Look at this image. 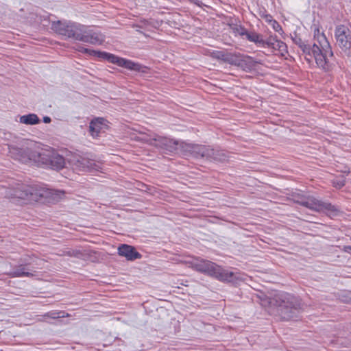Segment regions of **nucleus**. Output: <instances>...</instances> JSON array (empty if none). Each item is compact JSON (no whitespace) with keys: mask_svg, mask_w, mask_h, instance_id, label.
I'll list each match as a JSON object with an SVG mask.
<instances>
[{"mask_svg":"<svg viewBox=\"0 0 351 351\" xmlns=\"http://www.w3.org/2000/svg\"><path fill=\"white\" fill-rule=\"evenodd\" d=\"M20 123L25 125H35L40 123V119L36 114H29L21 116Z\"/></svg>","mask_w":351,"mask_h":351,"instance_id":"23","label":"nucleus"},{"mask_svg":"<svg viewBox=\"0 0 351 351\" xmlns=\"http://www.w3.org/2000/svg\"><path fill=\"white\" fill-rule=\"evenodd\" d=\"M337 44L343 51L351 49V34L348 27L344 25H339L335 32Z\"/></svg>","mask_w":351,"mask_h":351,"instance_id":"9","label":"nucleus"},{"mask_svg":"<svg viewBox=\"0 0 351 351\" xmlns=\"http://www.w3.org/2000/svg\"><path fill=\"white\" fill-rule=\"evenodd\" d=\"M10 276L12 277H23V276H33V274L27 271V269L23 265H19L14 269L10 272Z\"/></svg>","mask_w":351,"mask_h":351,"instance_id":"24","label":"nucleus"},{"mask_svg":"<svg viewBox=\"0 0 351 351\" xmlns=\"http://www.w3.org/2000/svg\"><path fill=\"white\" fill-rule=\"evenodd\" d=\"M53 27L54 30L58 34L67 36L68 38H71L72 22L62 23L58 21L53 25Z\"/></svg>","mask_w":351,"mask_h":351,"instance_id":"17","label":"nucleus"},{"mask_svg":"<svg viewBox=\"0 0 351 351\" xmlns=\"http://www.w3.org/2000/svg\"><path fill=\"white\" fill-rule=\"evenodd\" d=\"M314 40L313 45L320 50V53H317L319 56H317L316 64L319 67L328 70L330 67L329 58L333 56V53L324 34L316 25H314Z\"/></svg>","mask_w":351,"mask_h":351,"instance_id":"4","label":"nucleus"},{"mask_svg":"<svg viewBox=\"0 0 351 351\" xmlns=\"http://www.w3.org/2000/svg\"><path fill=\"white\" fill-rule=\"evenodd\" d=\"M118 253L120 256L125 257L128 261H134L141 257V255L136 251L134 247L127 244H122L119 246Z\"/></svg>","mask_w":351,"mask_h":351,"instance_id":"13","label":"nucleus"},{"mask_svg":"<svg viewBox=\"0 0 351 351\" xmlns=\"http://www.w3.org/2000/svg\"><path fill=\"white\" fill-rule=\"evenodd\" d=\"M241 58V55L240 54L237 55L231 53H226L224 62H227L232 65L238 66Z\"/></svg>","mask_w":351,"mask_h":351,"instance_id":"25","label":"nucleus"},{"mask_svg":"<svg viewBox=\"0 0 351 351\" xmlns=\"http://www.w3.org/2000/svg\"><path fill=\"white\" fill-rule=\"evenodd\" d=\"M86 161L88 162H85L84 171H98L100 169V165L95 160L86 158Z\"/></svg>","mask_w":351,"mask_h":351,"instance_id":"27","label":"nucleus"},{"mask_svg":"<svg viewBox=\"0 0 351 351\" xmlns=\"http://www.w3.org/2000/svg\"><path fill=\"white\" fill-rule=\"evenodd\" d=\"M256 63L257 62L252 57L241 56L238 66L245 71H247L252 69L256 66Z\"/></svg>","mask_w":351,"mask_h":351,"instance_id":"20","label":"nucleus"},{"mask_svg":"<svg viewBox=\"0 0 351 351\" xmlns=\"http://www.w3.org/2000/svg\"><path fill=\"white\" fill-rule=\"evenodd\" d=\"M81 41L92 45H101L104 41V36L101 33L88 29L85 27Z\"/></svg>","mask_w":351,"mask_h":351,"instance_id":"12","label":"nucleus"},{"mask_svg":"<svg viewBox=\"0 0 351 351\" xmlns=\"http://www.w3.org/2000/svg\"><path fill=\"white\" fill-rule=\"evenodd\" d=\"M29 162H33L37 164L44 165L46 162V158H47V149H32L28 148Z\"/></svg>","mask_w":351,"mask_h":351,"instance_id":"15","label":"nucleus"},{"mask_svg":"<svg viewBox=\"0 0 351 351\" xmlns=\"http://www.w3.org/2000/svg\"><path fill=\"white\" fill-rule=\"evenodd\" d=\"M64 195L62 191L49 189H38L21 182H14L5 191L8 198H19L29 201L38 202L41 198H52L54 200L61 199Z\"/></svg>","mask_w":351,"mask_h":351,"instance_id":"1","label":"nucleus"},{"mask_svg":"<svg viewBox=\"0 0 351 351\" xmlns=\"http://www.w3.org/2000/svg\"><path fill=\"white\" fill-rule=\"evenodd\" d=\"M298 202L313 210L324 212L330 217L337 216L339 212V209L330 203L322 202L312 196H309L305 199L298 201Z\"/></svg>","mask_w":351,"mask_h":351,"instance_id":"7","label":"nucleus"},{"mask_svg":"<svg viewBox=\"0 0 351 351\" xmlns=\"http://www.w3.org/2000/svg\"><path fill=\"white\" fill-rule=\"evenodd\" d=\"M51 119L49 117H43V121L45 123H49L51 122Z\"/></svg>","mask_w":351,"mask_h":351,"instance_id":"36","label":"nucleus"},{"mask_svg":"<svg viewBox=\"0 0 351 351\" xmlns=\"http://www.w3.org/2000/svg\"><path fill=\"white\" fill-rule=\"evenodd\" d=\"M278 41L276 36H271L267 40H264V46L267 45L272 48L273 44H276Z\"/></svg>","mask_w":351,"mask_h":351,"instance_id":"31","label":"nucleus"},{"mask_svg":"<svg viewBox=\"0 0 351 351\" xmlns=\"http://www.w3.org/2000/svg\"><path fill=\"white\" fill-rule=\"evenodd\" d=\"M269 23H271V25L276 32H280L282 31V27L276 21L269 20Z\"/></svg>","mask_w":351,"mask_h":351,"instance_id":"33","label":"nucleus"},{"mask_svg":"<svg viewBox=\"0 0 351 351\" xmlns=\"http://www.w3.org/2000/svg\"><path fill=\"white\" fill-rule=\"evenodd\" d=\"M266 304L278 307L280 316L284 319L293 318L302 307L300 301L287 293H277L271 298L265 299L262 305L266 306Z\"/></svg>","mask_w":351,"mask_h":351,"instance_id":"2","label":"nucleus"},{"mask_svg":"<svg viewBox=\"0 0 351 351\" xmlns=\"http://www.w3.org/2000/svg\"><path fill=\"white\" fill-rule=\"evenodd\" d=\"M235 32L243 36L245 35L247 38L252 42H254L256 44H259L261 46L264 47V39H263L262 36L256 34V33H249L246 29L242 27H236Z\"/></svg>","mask_w":351,"mask_h":351,"instance_id":"18","label":"nucleus"},{"mask_svg":"<svg viewBox=\"0 0 351 351\" xmlns=\"http://www.w3.org/2000/svg\"><path fill=\"white\" fill-rule=\"evenodd\" d=\"M68 162L73 169L77 171H84L85 162H88L86 157L77 154L72 155L68 158Z\"/></svg>","mask_w":351,"mask_h":351,"instance_id":"16","label":"nucleus"},{"mask_svg":"<svg viewBox=\"0 0 351 351\" xmlns=\"http://www.w3.org/2000/svg\"><path fill=\"white\" fill-rule=\"evenodd\" d=\"M293 41L295 44L298 45L303 52L305 60L311 64L315 61L316 62L317 56H319L317 53H320V50L316 45H309L304 43V42L298 36L293 38Z\"/></svg>","mask_w":351,"mask_h":351,"instance_id":"8","label":"nucleus"},{"mask_svg":"<svg viewBox=\"0 0 351 351\" xmlns=\"http://www.w3.org/2000/svg\"><path fill=\"white\" fill-rule=\"evenodd\" d=\"M47 158L44 165L49 166L53 169L60 170L64 167L65 159L59 154L47 149Z\"/></svg>","mask_w":351,"mask_h":351,"instance_id":"11","label":"nucleus"},{"mask_svg":"<svg viewBox=\"0 0 351 351\" xmlns=\"http://www.w3.org/2000/svg\"><path fill=\"white\" fill-rule=\"evenodd\" d=\"M226 53L221 51H214L210 53V56L217 60H220L224 62Z\"/></svg>","mask_w":351,"mask_h":351,"instance_id":"29","label":"nucleus"},{"mask_svg":"<svg viewBox=\"0 0 351 351\" xmlns=\"http://www.w3.org/2000/svg\"><path fill=\"white\" fill-rule=\"evenodd\" d=\"M287 45L282 41L278 40V41L276 44H273L272 49L275 50H278L282 53L286 51Z\"/></svg>","mask_w":351,"mask_h":351,"instance_id":"30","label":"nucleus"},{"mask_svg":"<svg viewBox=\"0 0 351 351\" xmlns=\"http://www.w3.org/2000/svg\"><path fill=\"white\" fill-rule=\"evenodd\" d=\"M70 315L64 311H50L45 313L43 317H49L51 319H58L60 317H68Z\"/></svg>","mask_w":351,"mask_h":351,"instance_id":"26","label":"nucleus"},{"mask_svg":"<svg viewBox=\"0 0 351 351\" xmlns=\"http://www.w3.org/2000/svg\"><path fill=\"white\" fill-rule=\"evenodd\" d=\"M154 141H156L154 147L167 152H173L176 150L180 152V144L183 143L158 135Z\"/></svg>","mask_w":351,"mask_h":351,"instance_id":"10","label":"nucleus"},{"mask_svg":"<svg viewBox=\"0 0 351 351\" xmlns=\"http://www.w3.org/2000/svg\"><path fill=\"white\" fill-rule=\"evenodd\" d=\"M157 135H154L153 137H150L149 135L145 134H142V136L136 137V140L143 141L146 143L152 146H154L156 141H154L155 138H156Z\"/></svg>","mask_w":351,"mask_h":351,"instance_id":"28","label":"nucleus"},{"mask_svg":"<svg viewBox=\"0 0 351 351\" xmlns=\"http://www.w3.org/2000/svg\"><path fill=\"white\" fill-rule=\"evenodd\" d=\"M346 180L343 178L341 179H337L332 181L333 186L337 188H341L345 185Z\"/></svg>","mask_w":351,"mask_h":351,"instance_id":"32","label":"nucleus"},{"mask_svg":"<svg viewBox=\"0 0 351 351\" xmlns=\"http://www.w3.org/2000/svg\"><path fill=\"white\" fill-rule=\"evenodd\" d=\"M180 152L185 156L204 158L210 161H211V156L214 153L213 148L210 146L186 143L180 144Z\"/></svg>","mask_w":351,"mask_h":351,"instance_id":"6","label":"nucleus"},{"mask_svg":"<svg viewBox=\"0 0 351 351\" xmlns=\"http://www.w3.org/2000/svg\"><path fill=\"white\" fill-rule=\"evenodd\" d=\"M79 51L86 53H89L90 55L97 56L100 58L108 60L109 62L115 64L119 66H121L131 71L145 73L147 70V67L138 63L134 62L131 60L118 57L114 54H111L107 52L96 51L95 50H90L84 47H82V49H79Z\"/></svg>","mask_w":351,"mask_h":351,"instance_id":"5","label":"nucleus"},{"mask_svg":"<svg viewBox=\"0 0 351 351\" xmlns=\"http://www.w3.org/2000/svg\"><path fill=\"white\" fill-rule=\"evenodd\" d=\"M66 254L69 256H74L77 258H81L82 257V252L78 250H71L66 252Z\"/></svg>","mask_w":351,"mask_h":351,"instance_id":"34","label":"nucleus"},{"mask_svg":"<svg viewBox=\"0 0 351 351\" xmlns=\"http://www.w3.org/2000/svg\"><path fill=\"white\" fill-rule=\"evenodd\" d=\"M85 26L79 23H72L71 38L81 41Z\"/></svg>","mask_w":351,"mask_h":351,"instance_id":"22","label":"nucleus"},{"mask_svg":"<svg viewBox=\"0 0 351 351\" xmlns=\"http://www.w3.org/2000/svg\"><path fill=\"white\" fill-rule=\"evenodd\" d=\"M104 121L102 118H97L91 121L89 125V131L92 136L97 137L99 136Z\"/></svg>","mask_w":351,"mask_h":351,"instance_id":"19","label":"nucleus"},{"mask_svg":"<svg viewBox=\"0 0 351 351\" xmlns=\"http://www.w3.org/2000/svg\"><path fill=\"white\" fill-rule=\"evenodd\" d=\"M28 148L21 149L15 146H9L11 156L23 163L29 162Z\"/></svg>","mask_w":351,"mask_h":351,"instance_id":"14","label":"nucleus"},{"mask_svg":"<svg viewBox=\"0 0 351 351\" xmlns=\"http://www.w3.org/2000/svg\"><path fill=\"white\" fill-rule=\"evenodd\" d=\"M191 267L195 270L206 274L223 282H236L243 280L239 274L222 269L215 263L204 259H195L190 263Z\"/></svg>","mask_w":351,"mask_h":351,"instance_id":"3","label":"nucleus"},{"mask_svg":"<svg viewBox=\"0 0 351 351\" xmlns=\"http://www.w3.org/2000/svg\"><path fill=\"white\" fill-rule=\"evenodd\" d=\"M213 152L211 156V161L223 162L229 159L228 154L224 150L213 149Z\"/></svg>","mask_w":351,"mask_h":351,"instance_id":"21","label":"nucleus"},{"mask_svg":"<svg viewBox=\"0 0 351 351\" xmlns=\"http://www.w3.org/2000/svg\"><path fill=\"white\" fill-rule=\"evenodd\" d=\"M343 250L347 253H351V246H344Z\"/></svg>","mask_w":351,"mask_h":351,"instance_id":"35","label":"nucleus"}]
</instances>
